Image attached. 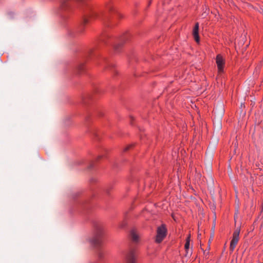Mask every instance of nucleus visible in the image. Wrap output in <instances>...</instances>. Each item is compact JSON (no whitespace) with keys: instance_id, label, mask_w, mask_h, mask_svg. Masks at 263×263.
I'll list each match as a JSON object with an SVG mask.
<instances>
[{"instance_id":"1","label":"nucleus","mask_w":263,"mask_h":263,"mask_svg":"<svg viewBox=\"0 0 263 263\" xmlns=\"http://www.w3.org/2000/svg\"><path fill=\"white\" fill-rule=\"evenodd\" d=\"M104 233V229L102 227H98L96 228V230L95 232V234L94 236L91 238L88 239V242L93 246H99L100 245L101 242V240H100L101 237L103 235Z\"/></svg>"},{"instance_id":"2","label":"nucleus","mask_w":263,"mask_h":263,"mask_svg":"<svg viewBox=\"0 0 263 263\" xmlns=\"http://www.w3.org/2000/svg\"><path fill=\"white\" fill-rule=\"evenodd\" d=\"M166 229L164 225L158 227L157 230L155 242L158 243L162 242L166 236Z\"/></svg>"},{"instance_id":"3","label":"nucleus","mask_w":263,"mask_h":263,"mask_svg":"<svg viewBox=\"0 0 263 263\" xmlns=\"http://www.w3.org/2000/svg\"><path fill=\"white\" fill-rule=\"evenodd\" d=\"M216 62L217 66L218 73H220L223 72L225 65V60L221 54H218L217 55Z\"/></svg>"},{"instance_id":"4","label":"nucleus","mask_w":263,"mask_h":263,"mask_svg":"<svg viewBox=\"0 0 263 263\" xmlns=\"http://www.w3.org/2000/svg\"><path fill=\"white\" fill-rule=\"evenodd\" d=\"M137 254L136 250L134 249H131L128 252L126 260L127 263H136Z\"/></svg>"},{"instance_id":"5","label":"nucleus","mask_w":263,"mask_h":263,"mask_svg":"<svg viewBox=\"0 0 263 263\" xmlns=\"http://www.w3.org/2000/svg\"><path fill=\"white\" fill-rule=\"evenodd\" d=\"M239 230H236L234 231L233 235V238L231 241L230 243V249L232 251H233L235 249L236 245L237 244V242L239 240Z\"/></svg>"},{"instance_id":"6","label":"nucleus","mask_w":263,"mask_h":263,"mask_svg":"<svg viewBox=\"0 0 263 263\" xmlns=\"http://www.w3.org/2000/svg\"><path fill=\"white\" fill-rule=\"evenodd\" d=\"M198 30H199V24L197 23L196 24L193 31V35L194 36V39L197 43L199 42V36L198 35Z\"/></svg>"},{"instance_id":"7","label":"nucleus","mask_w":263,"mask_h":263,"mask_svg":"<svg viewBox=\"0 0 263 263\" xmlns=\"http://www.w3.org/2000/svg\"><path fill=\"white\" fill-rule=\"evenodd\" d=\"M132 240L135 242L139 241V237L137 232L135 230H132L130 232Z\"/></svg>"},{"instance_id":"8","label":"nucleus","mask_w":263,"mask_h":263,"mask_svg":"<svg viewBox=\"0 0 263 263\" xmlns=\"http://www.w3.org/2000/svg\"><path fill=\"white\" fill-rule=\"evenodd\" d=\"M190 236L189 235L186 239L185 243L184 248L186 252V254H189V248H190Z\"/></svg>"},{"instance_id":"9","label":"nucleus","mask_w":263,"mask_h":263,"mask_svg":"<svg viewBox=\"0 0 263 263\" xmlns=\"http://www.w3.org/2000/svg\"><path fill=\"white\" fill-rule=\"evenodd\" d=\"M128 148H129V147H127L125 148V151L127 150Z\"/></svg>"},{"instance_id":"10","label":"nucleus","mask_w":263,"mask_h":263,"mask_svg":"<svg viewBox=\"0 0 263 263\" xmlns=\"http://www.w3.org/2000/svg\"><path fill=\"white\" fill-rule=\"evenodd\" d=\"M93 15H96L97 16V14L96 13H94Z\"/></svg>"},{"instance_id":"11","label":"nucleus","mask_w":263,"mask_h":263,"mask_svg":"<svg viewBox=\"0 0 263 263\" xmlns=\"http://www.w3.org/2000/svg\"><path fill=\"white\" fill-rule=\"evenodd\" d=\"M99 256L100 257H101V256L100 254H99Z\"/></svg>"}]
</instances>
